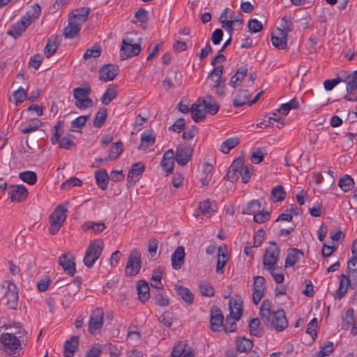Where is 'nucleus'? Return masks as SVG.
Returning a JSON list of instances; mask_svg holds the SVG:
<instances>
[{"instance_id": "56", "label": "nucleus", "mask_w": 357, "mask_h": 357, "mask_svg": "<svg viewBox=\"0 0 357 357\" xmlns=\"http://www.w3.org/2000/svg\"><path fill=\"white\" fill-rule=\"evenodd\" d=\"M236 319H234V316H227L225 322L223 324L222 327L226 333H231L234 332L237 328V325L236 324Z\"/></svg>"}, {"instance_id": "61", "label": "nucleus", "mask_w": 357, "mask_h": 357, "mask_svg": "<svg viewBox=\"0 0 357 357\" xmlns=\"http://www.w3.org/2000/svg\"><path fill=\"white\" fill-rule=\"evenodd\" d=\"M318 321L317 318H313L307 324L306 333L309 334L313 340L317 337V327Z\"/></svg>"}, {"instance_id": "28", "label": "nucleus", "mask_w": 357, "mask_h": 357, "mask_svg": "<svg viewBox=\"0 0 357 357\" xmlns=\"http://www.w3.org/2000/svg\"><path fill=\"white\" fill-rule=\"evenodd\" d=\"M303 257V252L297 249L292 248L289 250L285 259V267L294 266L298 260Z\"/></svg>"}, {"instance_id": "64", "label": "nucleus", "mask_w": 357, "mask_h": 357, "mask_svg": "<svg viewBox=\"0 0 357 357\" xmlns=\"http://www.w3.org/2000/svg\"><path fill=\"white\" fill-rule=\"evenodd\" d=\"M101 54V48L99 46H93L91 49L86 50L84 54V59H89L91 57H98Z\"/></svg>"}, {"instance_id": "31", "label": "nucleus", "mask_w": 357, "mask_h": 357, "mask_svg": "<svg viewBox=\"0 0 357 357\" xmlns=\"http://www.w3.org/2000/svg\"><path fill=\"white\" fill-rule=\"evenodd\" d=\"M59 45V39L57 36H52L48 39L44 50V54L47 57H51L57 50Z\"/></svg>"}, {"instance_id": "47", "label": "nucleus", "mask_w": 357, "mask_h": 357, "mask_svg": "<svg viewBox=\"0 0 357 357\" xmlns=\"http://www.w3.org/2000/svg\"><path fill=\"white\" fill-rule=\"evenodd\" d=\"M298 106V102L296 99L294 98L287 103L282 104L278 112L283 115H287L291 109H297Z\"/></svg>"}, {"instance_id": "36", "label": "nucleus", "mask_w": 357, "mask_h": 357, "mask_svg": "<svg viewBox=\"0 0 357 357\" xmlns=\"http://www.w3.org/2000/svg\"><path fill=\"white\" fill-rule=\"evenodd\" d=\"M250 96L248 90H241L234 99L233 104L235 107H241L245 105Z\"/></svg>"}, {"instance_id": "7", "label": "nucleus", "mask_w": 357, "mask_h": 357, "mask_svg": "<svg viewBox=\"0 0 357 357\" xmlns=\"http://www.w3.org/2000/svg\"><path fill=\"white\" fill-rule=\"evenodd\" d=\"M193 149L188 144H178L176 149L175 160L181 166H185L192 156Z\"/></svg>"}, {"instance_id": "1", "label": "nucleus", "mask_w": 357, "mask_h": 357, "mask_svg": "<svg viewBox=\"0 0 357 357\" xmlns=\"http://www.w3.org/2000/svg\"><path fill=\"white\" fill-rule=\"evenodd\" d=\"M25 333L24 331H19L17 334L18 337L11 333H4L0 338V349L6 356L17 357L22 349L20 338H22Z\"/></svg>"}, {"instance_id": "21", "label": "nucleus", "mask_w": 357, "mask_h": 357, "mask_svg": "<svg viewBox=\"0 0 357 357\" xmlns=\"http://www.w3.org/2000/svg\"><path fill=\"white\" fill-rule=\"evenodd\" d=\"M155 141L152 130H146L141 135V142L138 146L139 150H145L152 146Z\"/></svg>"}, {"instance_id": "27", "label": "nucleus", "mask_w": 357, "mask_h": 357, "mask_svg": "<svg viewBox=\"0 0 357 357\" xmlns=\"http://www.w3.org/2000/svg\"><path fill=\"white\" fill-rule=\"evenodd\" d=\"M229 314L234 316V319L239 320L242 316V301L240 298H231L229 301Z\"/></svg>"}, {"instance_id": "14", "label": "nucleus", "mask_w": 357, "mask_h": 357, "mask_svg": "<svg viewBox=\"0 0 357 357\" xmlns=\"http://www.w3.org/2000/svg\"><path fill=\"white\" fill-rule=\"evenodd\" d=\"M58 262L63 271L69 275L73 276L76 273L75 263L71 255L63 254L59 257Z\"/></svg>"}, {"instance_id": "17", "label": "nucleus", "mask_w": 357, "mask_h": 357, "mask_svg": "<svg viewBox=\"0 0 357 357\" xmlns=\"http://www.w3.org/2000/svg\"><path fill=\"white\" fill-rule=\"evenodd\" d=\"M89 13L90 8L82 7L81 8L73 10L69 15L68 20L72 22L74 21L75 24L81 26L82 24L86 21Z\"/></svg>"}, {"instance_id": "23", "label": "nucleus", "mask_w": 357, "mask_h": 357, "mask_svg": "<svg viewBox=\"0 0 357 357\" xmlns=\"http://www.w3.org/2000/svg\"><path fill=\"white\" fill-rule=\"evenodd\" d=\"M29 26V22L26 23L22 18L15 23L8 31V34L15 39L18 38Z\"/></svg>"}, {"instance_id": "55", "label": "nucleus", "mask_w": 357, "mask_h": 357, "mask_svg": "<svg viewBox=\"0 0 357 357\" xmlns=\"http://www.w3.org/2000/svg\"><path fill=\"white\" fill-rule=\"evenodd\" d=\"M344 82L347 84V91L357 90V77L354 75H344Z\"/></svg>"}, {"instance_id": "54", "label": "nucleus", "mask_w": 357, "mask_h": 357, "mask_svg": "<svg viewBox=\"0 0 357 357\" xmlns=\"http://www.w3.org/2000/svg\"><path fill=\"white\" fill-rule=\"evenodd\" d=\"M75 146L74 136L71 134L66 135L59 141V147L61 149H69L70 147Z\"/></svg>"}, {"instance_id": "46", "label": "nucleus", "mask_w": 357, "mask_h": 357, "mask_svg": "<svg viewBox=\"0 0 357 357\" xmlns=\"http://www.w3.org/2000/svg\"><path fill=\"white\" fill-rule=\"evenodd\" d=\"M286 192L282 185H277L271 191V200L273 202H278L284 199Z\"/></svg>"}, {"instance_id": "3", "label": "nucleus", "mask_w": 357, "mask_h": 357, "mask_svg": "<svg viewBox=\"0 0 357 357\" xmlns=\"http://www.w3.org/2000/svg\"><path fill=\"white\" fill-rule=\"evenodd\" d=\"M67 216V209L62 206H57L50 216V226L49 227V232L54 235L56 234Z\"/></svg>"}, {"instance_id": "62", "label": "nucleus", "mask_w": 357, "mask_h": 357, "mask_svg": "<svg viewBox=\"0 0 357 357\" xmlns=\"http://www.w3.org/2000/svg\"><path fill=\"white\" fill-rule=\"evenodd\" d=\"M82 184V181L77 178L72 177L67 180L66 182L63 183L61 185V189L68 190L73 186H80Z\"/></svg>"}, {"instance_id": "38", "label": "nucleus", "mask_w": 357, "mask_h": 357, "mask_svg": "<svg viewBox=\"0 0 357 357\" xmlns=\"http://www.w3.org/2000/svg\"><path fill=\"white\" fill-rule=\"evenodd\" d=\"M105 228V225L103 222H96L93 221H87L84 222L82 229L84 231L92 230L94 233H99L102 231Z\"/></svg>"}, {"instance_id": "37", "label": "nucleus", "mask_w": 357, "mask_h": 357, "mask_svg": "<svg viewBox=\"0 0 357 357\" xmlns=\"http://www.w3.org/2000/svg\"><path fill=\"white\" fill-rule=\"evenodd\" d=\"M81 26L68 20V25L63 29V36L66 38H73L79 32Z\"/></svg>"}, {"instance_id": "63", "label": "nucleus", "mask_w": 357, "mask_h": 357, "mask_svg": "<svg viewBox=\"0 0 357 357\" xmlns=\"http://www.w3.org/2000/svg\"><path fill=\"white\" fill-rule=\"evenodd\" d=\"M26 97V93L22 88H20L19 89L14 91V93L13 94V98L15 104L16 105L22 102L24 100Z\"/></svg>"}, {"instance_id": "29", "label": "nucleus", "mask_w": 357, "mask_h": 357, "mask_svg": "<svg viewBox=\"0 0 357 357\" xmlns=\"http://www.w3.org/2000/svg\"><path fill=\"white\" fill-rule=\"evenodd\" d=\"M174 153L172 149L167 151L162 158L161 165L167 172H172L174 168Z\"/></svg>"}, {"instance_id": "12", "label": "nucleus", "mask_w": 357, "mask_h": 357, "mask_svg": "<svg viewBox=\"0 0 357 357\" xmlns=\"http://www.w3.org/2000/svg\"><path fill=\"white\" fill-rule=\"evenodd\" d=\"M119 73V68L118 66L114 64H106L99 70V79L103 82L112 81L115 78Z\"/></svg>"}, {"instance_id": "19", "label": "nucleus", "mask_w": 357, "mask_h": 357, "mask_svg": "<svg viewBox=\"0 0 357 357\" xmlns=\"http://www.w3.org/2000/svg\"><path fill=\"white\" fill-rule=\"evenodd\" d=\"M185 249L183 246H178L173 252L171 260L172 266L174 270H178L181 268L185 261Z\"/></svg>"}, {"instance_id": "59", "label": "nucleus", "mask_w": 357, "mask_h": 357, "mask_svg": "<svg viewBox=\"0 0 357 357\" xmlns=\"http://www.w3.org/2000/svg\"><path fill=\"white\" fill-rule=\"evenodd\" d=\"M158 321L167 328H170L174 322L172 313L169 311L164 312L158 317Z\"/></svg>"}, {"instance_id": "57", "label": "nucleus", "mask_w": 357, "mask_h": 357, "mask_svg": "<svg viewBox=\"0 0 357 357\" xmlns=\"http://www.w3.org/2000/svg\"><path fill=\"white\" fill-rule=\"evenodd\" d=\"M253 169L254 167L252 165H245L238 172L243 183H246L250 181Z\"/></svg>"}, {"instance_id": "22", "label": "nucleus", "mask_w": 357, "mask_h": 357, "mask_svg": "<svg viewBox=\"0 0 357 357\" xmlns=\"http://www.w3.org/2000/svg\"><path fill=\"white\" fill-rule=\"evenodd\" d=\"M79 345L78 336H73L70 340H67L64 343L63 354L65 357H73L75 352L77 351Z\"/></svg>"}, {"instance_id": "45", "label": "nucleus", "mask_w": 357, "mask_h": 357, "mask_svg": "<svg viewBox=\"0 0 357 357\" xmlns=\"http://www.w3.org/2000/svg\"><path fill=\"white\" fill-rule=\"evenodd\" d=\"M107 116V109L105 107L100 109L96 114L93 126L96 128H100L104 124Z\"/></svg>"}, {"instance_id": "25", "label": "nucleus", "mask_w": 357, "mask_h": 357, "mask_svg": "<svg viewBox=\"0 0 357 357\" xmlns=\"http://www.w3.org/2000/svg\"><path fill=\"white\" fill-rule=\"evenodd\" d=\"M118 86L114 84L108 85L106 91L100 98V100L103 105H109L114 99H115L118 94Z\"/></svg>"}, {"instance_id": "16", "label": "nucleus", "mask_w": 357, "mask_h": 357, "mask_svg": "<svg viewBox=\"0 0 357 357\" xmlns=\"http://www.w3.org/2000/svg\"><path fill=\"white\" fill-rule=\"evenodd\" d=\"M16 285L14 283L8 284V289L5 293V297L7 298V305L9 308L15 310L18 304V291Z\"/></svg>"}, {"instance_id": "26", "label": "nucleus", "mask_w": 357, "mask_h": 357, "mask_svg": "<svg viewBox=\"0 0 357 357\" xmlns=\"http://www.w3.org/2000/svg\"><path fill=\"white\" fill-rule=\"evenodd\" d=\"M137 290L139 299L145 303L150 297V288L147 282L144 280H139L137 283Z\"/></svg>"}, {"instance_id": "8", "label": "nucleus", "mask_w": 357, "mask_h": 357, "mask_svg": "<svg viewBox=\"0 0 357 357\" xmlns=\"http://www.w3.org/2000/svg\"><path fill=\"white\" fill-rule=\"evenodd\" d=\"M104 311L101 307H96L91 313L89 321V332L91 334L96 333L103 325Z\"/></svg>"}, {"instance_id": "42", "label": "nucleus", "mask_w": 357, "mask_h": 357, "mask_svg": "<svg viewBox=\"0 0 357 357\" xmlns=\"http://www.w3.org/2000/svg\"><path fill=\"white\" fill-rule=\"evenodd\" d=\"M228 261V257L226 252L222 249V248H218V260L216 264L215 271L217 273H223V268L226 265Z\"/></svg>"}, {"instance_id": "51", "label": "nucleus", "mask_w": 357, "mask_h": 357, "mask_svg": "<svg viewBox=\"0 0 357 357\" xmlns=\"http://www.w3.org/2000/svg\"><path fill=\"white\" fill-rule=\"evenodd\" d=\"M162 278V272L160 269L155 270L153 272L151 276V287L156 289H162L163 286L161 283V280Z\"/></svg>"}, {"instance_id": "2", "label": "nucleus", "mask_w": 357, "mask_h": 357, "mask_svg": "<svg viewBox=\"0 0 357 357\" xmlns=\"http://www.w3.org/2000/svg\"><path fill=\"white\" fill-rule=\"evenodd\" d=\"M104 248V243L101 239H96L90 242L84 257V265L91 268L96 261L100 257Z\"/></svg>"}, {"instance_id": "53", "label": "nucleus", "mask_w": 357, "mask_h": 357, "mask_svg": "<svg viewBox=\"0 0 357 357\" xmlns=\"http://www.w3.org/2000/svg\"><path fill=\"white\" fill-rule=\"evenodd\" d=\"M260 208V202L258 200H254L248 204L247 206L243 210V213L255 215L259 211Z\"/></svg>"}, {"instance_id": "34", "label": "nucleus", "mask_w": 357, "mask_h": 357, "mask_svg": "<svg viewBox=\"0 0 357 357\" xmlns=\"http://www.w3.org/2000/svg\"><path fill=\"white\" fill-rule=\"evenodd\" d=\"M175 290L187 304L190 305L192 303L194 295L189 289L183 286L176 285Z\"/></svg>"}, {"instance_id": "50", "label": "nucleus", "mask_w": 357, "mask_h": 357, "mask_svg": "<svg viewBox=\"0 0 357 357\" xmlns=\"http://www.w3.org/2000/svg\"><path fill=\"white\" fill-rule=\"evenodd\" d=\"M201 294L204 296L211 297L214 296L215 290L211 283L202 281L199 285Z\"/></svg>"}, {"instance_id": "33", "label": "nucleus", "mask_w": 357, "mask_h": 357, "mask_svg": "<svg viewBox=\"0 0 357 357\" xmlns=\"http://www.w3.org/2000/svg\"><path fill=\"white\" fill-rule=\"evenodd\" d=\"M96 181L98 187L102 190L107 188L109 175L105 169H101L96 172Z\"/></svg>"}, {"instance_id": "6", "label": "nucleus", "mask_w": 357, "mask_h": 357, "mask_svg": "<svg viewBox=\"0 0 357 357\" xmlns=\"http://www.w3.org/2000/svg\"><path fill=\"white\" fill-rule=\"evenodd\" d=\"M142 268L141 254L133 249L129 254L125 273L128 276H135Z\"/></svg>"}, {"instance_id": "20", "label": "nucleus", "mask_w": 357, "mask_h": 357, "mask_svg": "<svg viewBox=\"0 0 357 357\" xmlns=\"http://www.w3.org/2000/svg\"><path fill=\"white\" fill-rule=\"evenodd\" d=\"M244 166V158L243 156L236 158L229 168V171L227 174L228 179L231 181L235 180L236 177H238L236 174L238 173Z\"/></svg>"}, {"instance_id": "60", "label": "nucleus", "mask_w": 357, "mask_h": 357, "mask_svg": "<svg viewBox=\"0 0 357 357\" xmlns=\"http://www.w3.org/2000/svg\"><path fill=\"white\" fill-rule=\"evenodd\" d=\"M248 28L250 32L256 33L262 30L263 26L257 20L250 19L248 23Z\"/></svg>"}, {"instance_id": "13", "label": "nucleus", "mask_w": 357, "mask_h": 357, "mask_svg": "<svg viewBox=\"0 0 357 357\" xmlns=\"http://www.w3.org/2000/svg\"><path fill=\"white\" fill-rule=\"evenodd\" d=\"M8 194L12 202H21L27 197L28 190L23 185H10Z\"/></svg>"}, {"instance_id": "11", "label": "nucleus", "mask_w": 357, "mask_h": 357, "mask_svg": "<svg viewBox=\"0 0 357 357\" xmlns=\"http://www.w3.org/2000/svg\"><path fill=\"white\" fill-rule=\"evenodd\" d=\"M270 324L276 331H284L288 326L284 310L280 309L274 312Z\"/></svg>"}, {"instance_id": "32", "label": "nucleus", "mask_w": 357, "mask_h": 357, "mask_svg": "<svg viewBox=\"0 0 357 357\" xmlns=\"http://www.w3.org/2000/svg\"><path fill=\"white\" fill-rule=\"evenodd\" d=\"M249 331L251 335L256 337H261L264 333L263 327L261 326L260 321L258 318H252L249 321Z\"/></svg>"}, {"instance_id": "5", "label": "nucleus", "mask_w": 357, "mask_h": 357, "mask_svg": "<svg viewBox=\"0 0 357 357\" xmlns=\"http://www.w3.org/2000/svg\"><path fill=\"white\" fill-rule=\"evenodd\" d=\"M271 245L266 250L263 257V264L268 271H275V266L279 259L280 252L275 242H271Z\"/></svg>"}, {"instance_id": "40", "label": "nucleus", "mask_w": 357, "mask_h": 357, "mask_svg": "<svg viewBox=\"0 0 357 357\" xmlns=\"http://www.w3.org/2000/svg\"><path fill=\"white\" fill-rule=\"evenodd\" d=\"M205 100L206 109H208V112L214 115L219 110V105L211 95L206 96L205 98H202Z\"/></svg>"}, {"instance_id": "39", "label": "nucleus", "mask_w": 357, "mask_h": 357, "mask_svg": "<svg viewBox=\"0 0 357 357\" xmlns=\"http://www.w3.org/2000/svg\"><path fill=\"white\" fill-rule=\"evenodd\" d=\"M338 186L344 192H347L354 187V181L349 174H344L339 181Z\"/></svg>"}, {"instance_id": "35", "label": "nucleus", "mask_w": 357, "mask_h": 357, "mask_svg": "<svg viewBox=\"0 0 357 357\" xmlns=\"http://www.w3.org/2000/svg\"><path fill=\"white\" fill-rule=\"evenodd\" d=\"M349 284L351 285V280L344 274L340 275V284L337 290V297L341 299L344 297L347 291Z\"/></svg>"}, {"instance_id": "30", "label": "nucleus", "mask_w": 357, "mask_h": 357, "mask_svg": "<svg viewBox=\"0 0 357 357\" xmlns=\"http://www.w3.org/2000/svg\"><path fill=\"white\" fill-rule=\"evenodd\" d=\"M236 347L238 351L248 353L253 347V342L245 337H238L236 340Z\"/></svg>"}, {"instance_id": "24", "label": "nucleus", "mask_w": 357, "mask_h": 357, "mask_svg": "<svg viewBox=\"0 0 357 357\" xmlns=\"http://www.w3.org/2000/svg\"><path fill=\"white\" fill-rule=\"evenodd\" d=\"M145 167L141 162L134 163L131 168L129 169L128 174V182H132L135 183L137 181L139 180V176L144 171Z\"/></svg>"}, {"instance_id": "44", "label": "nucleus", "mask_w": 357, "mask_h": 357, "mask_svg": "<svg viewBox=\"0 0 357 357\" xmlns=\"http://www.w3.org/2000/svg\"><path fill=\"white\" fill-rule=\"evenodd\" d=\"M239 144V139L238 137H231L226 139L220 146V151L227 154L230 150L236 147Z\"/></svg>"}, {"instance_id": "58", "label": "nucleus", "mask_w": 357, "mask_h": 357, "mask_svg": "<svg viewBox=\"0 0 357 357\" xmlns=\"http://www.w3.org/2000/svg\"><path fill=\"white\" fill-rule=\"evenodd\" d=\"M344 82V75L338 76L337 78L326 79L324 82V87L326 91H331L339 83Z\"/></svg>"}, {"instance_id": "15", "label": "nucleus", "mask_w": 357, "mask_h": 357, "mask_svg": "<svg viewBox=\"0 0 357 357\" xmlns=\"http://www.w3.org/2000/svg\"><path fill=\"white\" fill-rule=\"evenodd\" d=\"M254 280L255 282L252 301L255 304H258L264 296V291L265 289V279L262 276H255Z\"/></svg>"}, {"instance_id": "10", "label": "nucleus", "mask_w": 357, "mask_h": 357, "mask_svg": "<svg viewBox=\"0 0 357 357\" xmlns=\"http://www.w3.org/2000/svg\"><path fill=\"white\" fill-rule=\"evenodd\" d=\"M204 104L205 100L199 98L190 108L192 118L197 123L202 121L206 117V109Z\"/></svg>"}, {"instance_id": "52", "label": "nucleus", "mask_w": 357, "mask_h": 357, "mask_svg": "<svg viewBox=\"0 0 357 357\" xmlns=\"http://www.w3.org/2000/svg\"><path fill=\"white\" fill-rule=\"evenodd\" d=\"M334 350V344L333 342H326L320 347L319 351L317 354V357H325L329 356Z\"/></svg>"}, {"instance_id": "48", "label": "nucleus", "mask_w": 357, "mask_h": 357, "mask_svg": "<svg viewBox=\"0 0 357 357\" xmlns=\"http://www.w3.org/2000/svg\"><path fill=\"white\" fill-rule=\"evenodd\" d=\"M64 125L63 121H59L54 126V135L51 137V142L52 144H56L60 140L61 136L63 134L62 128Z\"/></svg>"}, {"instance_id": "41", "label": "nucleus", "mask_w": 357, "mask_h": 357, "mask_svg": "<svg viewBox=\"0 0 357 357\" xmlns=\"http://www.w3.org/2000/svg\"><path fill=\"white\" fill-rule=\"evenodd\" d=\"M123 151V143L121 141L114 143L109 149V155L107 160L116 159Z\"/></svg>"}, {"instance_id": "18", "label": "nucleus", "mask_w": 357, "mask_h": 357, "mask_svg": "<svg viewBox=\"0 0 357 357\" xmlns=\"http://www.w3.org/2000/svg\"><path fill=\"white\" fill-rule=\"evenodd\" d=\"M224 317L218 307H213L211 311L210 328L216 332L223 326Z\"/></svg>"}, {"instance_id": "43", "label": "nucleus", "mask_w": 357, "mask_h": 357, "mask_svg": "<svg viewBox=\"0 0 357 357\" xmlns=\"http://www.w3.org/2000/svg\"><path fill=\"white\" fill-rule=\"evenodd\" d=\"M91 91V86L86 83L83 87H77L73 90V97L75 100L88 98Z\"/></svg>"}, {"instance_id": "4", "label": "nucleus", "mask_w": 357, "mask_h": 357, "mask_svg": "<svg viewBox=\"0 0 357 357\" xmlns=\"http://www.w3.org/2000/svg\"><path fill=\"white\" fill-rule=\"evenodd\" d=\"M282 20L285 22V25L282 26L283 29H277L274 33H272L271 42L275 48L284 50L287 47V32L290 31L291 29L287 25L286 16H284Z\"/></svg>"}, {"instance_id": "49", "label": "nucleus", "mask_w": 357, "mask_h": 357, "mask_svg": "<svg viewBox=\"0 0 357 357\" xmlns=\"http://www.w3.org/2000/svg\"><path fill=\"white\" fill-rule=\"evenodd\" d=\"M19 177L24 182L29 184L33 185L37 181V175L34 172L32 171H26L20 173Z\"/></svg>"}, {"instance_id": "9", "label": "nucleus", "mask_w": 357, "mask_h": 357, "mask_svg": "<svg viewBox=\"0 0 357 357\" xmlns=\"http://www.w3.org/2000/svg\"><path fill=\"white\" fill-rule=\"evenodd\" d=\"M141 51L139 44H133L131 39H123L121 47V58L124 60L132 56H137Z\"/></svg>"}]
</instances>
